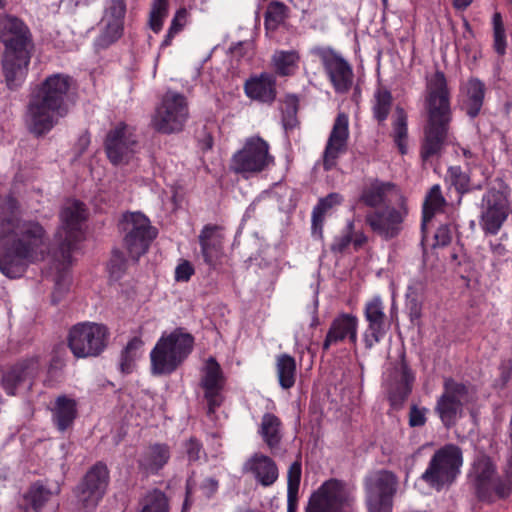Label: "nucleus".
Returning <instances> with one entry per match:
<instances>
[{"instance_id": "obj_1", "label": "nucleus", "mask_w": 512, "mask_h": 512, "mask_svg": "<svg viewBox=\"0 0 512 512\" xmlns=\"http://www.w3.org/2000/svg\"><path fill=\"white\" fill-rule=\"evenodd\" d=\"M47 231L37 220L22 219L19 203L9 196L0 207V272L10 279L23 276L45 258Z\"/></svg>"}, {"instance_id": "obj_2", "label": "nucleus", "mask_w": 512, "mask_h": 512, "mask_svg": "<svg viewBox=\"0 0 512 512\" xmlns=\"http://www.w3.org/2000/svg\"><path fill=\"white\" fill-rule=\"evenodd\" d=\"M424 109L426 122L420 142L419 156L423 163L440 158L449 143L453 111L451 91L446 75L437 69L425 77Z\"/></svg>"}, {"instance_id": "obj_3", "label": "nucleus", "mask_w": 512, "mask_h": 512, "mask_svg": "<svg viewBox=\"0 0 512 512\" xmlns=\"http://www.w3.org/2000/svg\"><path fill=\"white\" fill-rule=\"evenodd\" d=\"M76 81L65 73H53L31 91L25 113L27 130L36 138L48 134L70 111L69 99Z\"/></svg>"}, {"instance_id": "obj_4", "label": "nucleus", "mask_w": 512, "mask_h": 512, "mask_svg": "<svg viewBox=\"0 0 512 512\" xmlns=\"http://www.w3.org/2000/svg\"><path fill=\"white\" fill-rule=\"evenodd\" d=\"M1 66L6 87L16 91L24 84L34 51L33 36L26 23L13 15L0 18Z\"/></svg>"}, {"instance_id": "obj_5", "label": "nucleus", "mask_w": 512, "mask_h": 512, "mask_svg": "<svg viewBox=\"0 0 512 512\" xmlns=\"http://www.w3.org/2000/svg\"><path fill=\"white\" fill-rule=\"evenodd\" d=\"M194 347V337L177 328L163 334L150 352L151 373L155 376L170 375L188 358Z\"/></svg>"}, {"instance_id": "obj_6", "label": "nucleus", "mask_w": 512, "mask_h": 512, "mask_svg": "<svg viewBox=\"0 0 512 512\" xmlns=\"http://www.w3.org/2000/svg\"><path fill=\"white\" fill-rule=\"evenodd\" d=\"M59 217L61 224L55 234L58 244L55 258L64 270L71 265L72 252L83 239L82 224L87 218L85 204L78 200L68 201L62 207Z\"/></svg>"}, {"instance_id": "obj_7", "label": "nucleus", "mask_w": 512, "mask_h": 512, "mask_svg": "<svg viewBox=\"0 0 512 512\" xmlns=\"http://www.w3.org/2000/svg\"><path fill=\"white\" fill-rule=\"evenodd\" d=\"M479 501L493 504L512 495V460L507 459L502 473H497L495 463L489 457L480 459L475 466L473 482Z\"/></svg>"}, {"instance_id": "obj_8", "label": "nucleus", "mask_w": 512, "mask_h": 512, "mask_svg": "<svg viewBox=\"0 0 512 512\" xmlns=\"http://www.w3.org/2000/svg\"><path fill=\"white\" fill-rule=\"evenodd\" d=\"M463 465L462 449L456 444H445L435 451L421 479L436 491L452 485Z\"/></svg>"}, {"instance_id": "obj_9", "label": "nucleus", "mask_w": 512, "mask_h": 512, "mask_svg": "<svg viewBox=\"0 0 512 512\" xmlns=\"http://www.w3.org/2000/svg\"><path fill=\"white\" fill-rule=\"evenodd\" d=\"M399 477L391 470L371 471L363 479L365 506L368 512H393Z\"/></svg>"}, {"instance_id": "obj_10", "label": "nucleus", "mask_w": 512, "mask_h": 512, "mask_svg": "<svg viewBox=\"0 0 512 512\" xmlns=\"http://www.w3.org/2000/svg\"><path fill=\"white\" fill-rule=\"evenodd\" d=\"M305 512H357L356 497L344 481L332 478L312 493Z\"/></svg>"}, {"instance_id": "obj_11", "label": "nucleus", "mask_w": 512, "mask_h": 512, "mask_svg": "<svg viewBox=\"0 0 512 512\" xmlns=\"http://www.w3.org/2000/svg\"><path fill=\"white\" fill-rule=\"evenodd\" d=\"M189 118L187 98L175 91L168 90L156 106L151 117V127L161 134L181 132Z\"/></svg>"}, {"instance_id": "obj_12", "label": "nucleus", "mask_w": 512, "mask_h": 512, "mask_svg": "<svg viewBox=\"0 0 512 512\" xmlns=\"http://www.w3.org/2000/svg\"><path fill=\"white\" fill-rule=\"evenodd\" d=\"M119 230L123 234V244L130 257L136 262L146 254L158 231L150 220L140 212H129L122 216Z\"/></svg>"}, {"instance_id": "obj_13", "label": "nucleus", "mask_w": 512, "mask_h": 512, "mask_svg": "<svg viewBox=\"0 0 512 512\" xmlns=\"http://www.w3.org/2000/svg\"><path fill=\"white\" fill-rule=\"evenodd\" d=\"M270 145L262 137L256 135L247 138L243 147L231 158L230 168L244 178L259 174L274 164L270 154Z\"/></svg>"}, {"instance_id": "obj_14", "label": "nucleus", "mask_w": 512, "mask_h": 512, "mask_svg": "<svg viewBox=\"0 0 512 512\" xmlns=\"http://www.w3.org/2000/svg\"><path fill=\"white\" fill-rule=\"evenodd\" d=\"M510 188L502 178H496L495 184L482 197L480 226L485 234L496 235L509 215Z\"/></svg>"}, {"instance_id": "obj_15", "label": "nucleus", "mask_w": 512, "mask_h": 512, "mask_svg": "<svg viewBox=\"0 0 512 512\" xmlns=\"http://www.w3.org/2000/svg\"><path fill=\"white\" fill-rule=\"evenodd\" d=\"M109 335L104 324L78 323L69 330L68 347L77 358L97 357L106 349Z\"/></svg>"}, {"instance_id": "obj_16", "label": "nucleus", "mask_w": 512, "mask_h": 512, "mask_svg": "<svg viewBox=\"0 0 512 512\" xmlns=\"http://www.w3.org/2000/svg\"><path fill=\"white\" fill-rule=\"evenodd\" d=\"M409 214L407 200L400 197L396 205H386L368 211L365 223L371 231L385 241L398 237L404 228V222Z\"/></svg>"}, {"instance_id": "obj_17", "label": "nucleus", "mask_w": 512, "mask_h": 512, "mask_svg": "<svg viewBox=\"0 0 512 512\" xmlns=\"http://www.w3.org/2000/svg\"><path fill=\"white\" fill-rule=\"evenodd\" d=\"M110 482L107 465L98 461L85 473L74 489L78 503L86 509H94L105 496Z\"/></svg>"}, {"instance_id": "obj_18", "label": "nucleus", "mask_w": 512, "mask_h": 512, "mask_svg": "<svg viewBox=\"0 0 512 512\" xmlns=\"http://www.w3.org/2000/svg\"><path fill=\"white\" fill-rule=\"evenodd\" d=\"M311 54L320 59L335 92L343 94L351 89L353 69L340 53L331 47L316 46L311 49Z\"/></svg>"}, {"instance_id": "obj_19", "label": "nucleus", "mask_w": 512, "mask_h": 512, "mask_svg": "<svg viewBox=\"0 0 512 512\" xmlns=\"http://www.w3.org/2000/svg\"><path fill=\"white\" fill-rule=\"evenodd\" d=\"M137 137L134 129L125 122L111 128L104 140L105 152L113 165L128 163L136 152Z\"/></svg>"}, {"instance_id": "obj_20", "label": "nucleus", "mask_w": 512, "mask_h": 512, "mask_svg": "<svg viewBox=\"0 0 512 512\" xmlns=\"http://www.w3.org/2000/svg\"><path fill=\"white\" fill-rule=\"evenodd\" d=\"M468 395V387L453 378H445L443 392L437 399L435 412L442 424L450 428L457 422L458 415L463 409L462 399Z\"/></svg>"}, {"instance_id": "obj_21", "label": "nucleus", "mask_w": 512, "mask_h": 512, "mask_svg": "<svg viewBox=\"0 0 512 512\" xmlns=\"http://www.w3.org/2000/svg\"><path fill=\"white\" fill-rule=\"evenodd\" d=\"M126 14V0H108L106 2L101 19L103 27L95 40V45L98 48L106 49L123 36Z\"/></svg>"}, {"instance_id": "obj_22", "label": "nucleus", "mask_w": 512, "mask_h": 512, "mask_svg": "<svg viewBox=\"0 0 512 512\" xmlns=\"http://www.w3.org/2000/svg\"><path fill=\"white\" fill-rule=\"evenodd\" d=\"M199 385L207 402V414H214L225 400L223 392L226 385V377L214 357L206 360Z\"/></svg>"}, {"instance_id": "obj_23", "label": "nucleus", "mask_w": 512, "mask_h": 512, "mask_svg": "<svg viewBox=\"0 0 512 512\" xmlns=\"http://www.w3.org/2000/svg\"><path fill=\"white\" fill-rule=\"evenodd\" d=\"M364 318L367 328L363 334V341L366 349L373 348L382 341L390 328L385 313V305L380 296H374L364 306Z\"/></svg>"}, {"instance_id": "obj_24", "label": "nucleus", "mask_w": 512, "mask_h": 512, "mask_svg": "<svg viewBox=\"0 0 512 512\" xmlns=\"http://www.w3.org/2000/svg\"><path fill=\"white\" fill-rule=\"evenodd\" d=\"M349 140V117L339 112L334 120L324 152L323 168L330 171L336 167L340 155L347 151Z\"/></svg>"}, {"instance_id": "obj_25", "label": "nucleus", "mask_w": 512, "mask_h": 512, "mask_svg": "<svg viewBox=\"0 0 512 512\" xmlns=\"http://www.w3.org/2000/svg\"><path fill=\"white\" fill-rule=\"evenodd\" d=\"M359 320L351 313H340L331 322L322 344L324 353L330 347L348 341L352 346L357 345Z\"/></svg>"}, {"instance_id": "obj_26", "label": "nucleus", "mask_w": 512, "mask_h": 512, "mask_svg": "<svg viewBox=\"0 0 512 512\" xmlns=\"http://www.w3.org/2000/svg\"><path fill=\"white\" fill-rule=\"evenodd\" d=\"M224 227L218 224H206L198 235L200 253L204 263L212 269L220 263L224 255Z\"/></svg>"}, {"instance_id": "obj_27", "label": "nucleus", "mask_w": 512, "mask_h": 512, "mask_svg": "<svg viewBox=\"0 0 512 512\" xmlns=\"http://www.w3.org/2000/svg\"><path fill=\"white\" fill-rule=\"evenodd\" d=\"M40 357L37 355L26 357L6 371L1 377V386L9 396H15L18 386L27 380L34 379L40 372Z\"/></svg>"}, {"instance_id": "obj_28", "label": "nucleus", "mask_w": 512, "mask_h": 512, "mask_svg": "<svg viewBox=\"0 0 512 512\" xmlns=\"http://www.w3.org/2000/svg\"><path fill=\"white\" fill-rule=\"evenodd\" d=\"M243 89L250 100L272 105L277 98L276 76L268 72L252 75L245 80Z\"/></svg>"}, {"instance_id": "obj_29", "label": "nucleus", "mask_w": 512, "mask_h": 512, "mask_svg": "<svg viewBox=\"0 0 512 512\" xmlns=\"http://www.w3.org/2000/svg\"><path fill=\"white\" fill-rule=\"evenodd\" d=\"M400 197L404 196L395 183L376 178L362 188L359 200L365 206L376 209L388 205L393 198L400 201Z\"/></svg>"}, {"instance_id": "obj_30", "label": "nucleus", "mask_w": 512, "mask_h": 512, "mask_svg": "<svg viewBox=\"0 0 512 512\" xmlns=\"http://www.w3.org/2000/svg\"><path fill=\"white\" fill-rule=\"evenodd\" d=\"M485 83L476 77H470L460 87L459 103L462 111L470 119H475L481 113L486 95Z\"/></svg>"}, {"instance_id": "obj_31", "label": "nucleus", "mask_w": 512, "mask_h": 512, "mask_svg": "<svg viewBox=\"0 0 512 512\" xmlns=\"http://www.w3.org/2000/svg\"><path fill=\"white\" fill-rule=\"evenodd\" d=\"M171 448L167 443H152L144 448L137 458L140 473L145 476L156 475L170 461Z\"/></svg>"}, {"instance_id": "obj_32", "label": "nucleus", "mask_w": 512, "mask_h": 512, "mask_svg": "<svg viewBox=\"0 0 512 512\" xmlns=\"http://www.w3.org/2000/svg\"><path fill=\"white\" fill-rule=\"evenodd\" d=\"M245 470L250 472L263 487L272 486L279 477L276 462L262 453H254L245 463Z\"/></svg>"}, {"instance_id": "obj_33", "label": "nucleus", "mask_w": 512, "mask_h": 512, "mask_svg": "<svg viewBox=\"0 0 512 512\" xmlns=\"http://www.w3.org/2000/svg\"><path fill=\"white\" fill-rule=\"evenodd\" d=\"M400 380L391 384L388 390V400L394 409L402 408L403 404L412 391V385L415 380L414 373L406 361L405 354L401 355L399 363Z\"/></svg>"}, {"instance_id": "obj_34", "label": "nucleus", "mask_w": 512, "mask_h": 512, "mask_svg": "<svg viewBox=\"0 0 512 512\" xmlns=\"http://www.w3.org/2000/svg\"><path fill=\"white\" fill-rule=\"evenodd\" d=\"M344 201L343 196L340 193L332 192L318 200L314 206L311 215L312 222V235L318 239H323V225L325 221V215L331 209L339 206Z\"/></svg>"}, {"instance_id": "obj_35", "label": "nucleus", "mask_w": 512, "mask_h": 512, "mask_svg": "<svg viewBox=\"0 0 512 512\" xmlns=\"http://www.w3.org/2000/svg\"><path fill=\"white\" fill-rule=\"evenodd\" d=\"M282 421L273 413H265L262 416L258 433L270 450L278 449L283 438Z\"/></svg>"}, {"instance_id": "obj_36", "label": "nucleus", "mask_w": 512, "mask_h": 512, "mask_svg": "<svg viewBox=\"0 0 512 512\" xmlns=\"http://www.w3.org/2000/svg\"><path fill=\"white\" fill-rule=\"evenodd\" d=\"M77 415L76 402L65 395L57 397L52 409V419L58 430L65 431Z\"/></svg>"}, {"instance_id": "obj_37", "label": "nucleus", "mask_w": 512, "mask_h": 512, "mask_svg": "<svg viewBox=\"0 0 512 512\" xmlns=\"http://www.w3.org/2000/svg\"><path fill=\"white\" fill-rule=\"evenodd\" d=\"M393 104L391 91L385 86L379 84L374 91L371 100V111L373 118L379 125L384 124L387 120Z\"/></svg>"}, {"instance_id": "obj_38", "label": "nucleus", "mask_w": 512, "mask_h": 512, "mask_svg": "<svg viewBox=\"0 0 512 512\" xmlns=\"http://www.w3.org/2000/svg\"><path fill=\"white\" fill-rule=\"evenodd\" d=\"M275 368L280 387L285 390L292 388L297 375L295 358L287 353L280 354L276 357Z\"/></svg>"}, {"instance_id": "obj_39", "label": "nucleus", "mask_w": 512, "mask_h": 512, "mask_svg": "<svg viewBox=\"0 0 512 512\" xmlns=\"http://www.w3.org/2000/svg\"><path fill=\"white\" fill-rule=\"evenodd\" d=\"M51 495L50 489L45 487L40 481L32 483L23 495L25 504L22 508L24 512H28L30 509L34 512H42Z\"/></svg>"}, {"instance_id": "obj_40", "label": "nucleus", "mask_w": 512, "mask_h": 512, "mask_svg": "<svg viewBox=\"0 0 512 512\" xmlns=\"http://www.w3.org/2000/svg\"><path fill=\"white\" fill-rule=\"evenodd\" d=\"M302 475L301 456L295 460L287 471V512H296L298 492Z\"/></svg>"}, {"instance_id": "obj_41", "label": "nucleus", "mask_w": 512, "mask_h": 512, "mask_svg": "<svg viewBox=\"0 0 512 512\" xmlns=\"http://www.w3.org/2000/svg\"><path fill=\"white\" fill-rule=\"evenodd\" d=\"M392 138L399 152L404 155L407 153L408 140V116L404 108L397 106L395 118L392 122Z\"/></svg>"}, {"instance_id": "obj_42", "label": "nucleus", "mask_w": 512, "mask_h": 512, "mask_svg": "<svg viewBox=\"0 0 512 512\" xmlns=\"http://www.w3.org/2000/svg\"><path fill=\"white\" fill-rule=\"evenodd\" d=\"M300 55L296 50L276 51L272 56L275 71L280 76H291L298 68Z\"/></svg>"}, {"instance_id": "obj_43", "label": "nucleus", "mask_w": 512, "mask_h": 512, "mask_svg": "<svg viewBox=\"0 0 512 512\" xmlns=\"http://www.w3.org/2000/svg\"><path fill=\"white\" fill-rule=\"evenodd\" d=\"M446 203L440 185H433L426 195L423 204V226L426 222L431 221L437 212L442 211Z\"/></svg>"}, {"instance_id": "obj_44", "label": "nucleus", "mask_w": 512, "mask_h": 512, "mask_svg": "<svg viewBox=\"0 0 512 512\" xmlns=\"http://www.w3.org/2000/svg\"><path fill=\"white\" fill-rule=\"evenodd\" d=\"M445 180L454 187L460 195H464L473 189H482L481 185L471 186L470 174L463 171L460 166H449Z\"/></svg>"}, {"instance_id": "obj_45", "label": "nucleus", "mask_w": 512, "mask_h": 512, "mask_svg": "<svg viewBox=\"0 0 512 512\" xmlns=\"http://www.w3.org/2000/svg\"><path fill=\"white\" fill-rule=\"evenodd\" d=\"M143 341L139 337L130 339L121 351L119 369L123 374L132 373L135 367V361L139 356V351L143 346Z\"/></svg>"}, {"instance_id": "obj_46", "label": "nucleus", "mask_w": 512, "mask_h": 512, "mask_svg": "<svg viewBox=\"0 0 512 512\" xmlns=\"http://www.w3.org/2000/svg\"><path fill=\"white\" fill-rule=\"evenodd\" d=\"M140 512H169L168 498L159 489L148 492L142 501Z\"/></svg>"}, {"instance_id": "obj_47", "label": "nucleus", "mask_w": 512, "mask_h": 512, "mask_svg": "<svg viewBox=\"0 0 512 512\" xmlns=\"http://www.w3.org/2000/svg\"><path fill=\"white\" fill-rule=\"evenodd\" d=\"M169 0H153L150 14L149 27L155 33H159L163 27L164 19L168 15Z\"/></svg>"}, {"instance_id": "obj_48", "label": "nucleus", "mask_w": 512, "mask_h": 512, "mask_svg": "<svg viewBox=\"0 0 512 512\" xmlns=\"http://www.w3.org/2000/svg\"><path fill=\"white\" fill-rule=\"evenodd\" d=\"M493 24V48L496 53L503 56L506 53V33L502 20V16L499 12H495L492 17Z\"/></svg>"}, {"instance_id": "obj_49", "label": "nucleus", "mask_w": 512, "mask_h": 512, "mask_svg": "<svg viewBox=\"0 0 512 512\" xmlns=\"http://www.w3.org/2000/svg\"><path fill=\"white\" fill-rule=\"evenodd\" d=\"M188 19V11L186 8H180L176 11L170 27L164 40L161 43V47H168L171 45L173 38L177 35L186 25Z\"/></svg>"}, {"instance_id": "obj_50", "label": "nucleus", "mask_w": 512, "mask_h": 512, "mask_svg": "<svg viewBox=\"0 0 512 512\" xmlns=\"http://www.w3.org/2000/svg\"><path fill=\"white\" fill-rule=\"evenodd\" d=\"M183 449L187 460L190 463L197 462L201 459L202 456H206L203 443L195 436H191L189 439L183 442Z\"/></svg>"}, {"instance_id": "obj_51", "label": "nucleus", "mask_w": 512, "mask_h": 512, "mask_svg": "<svg viewBox=\"0 0 512 512\" xmlns=\"http://www.w3.org/2000/svg\"><path fill=\"white\" fill-rule=\"evenodd\" d=\"M286 6L278 1H273L269 4L265 14L264 23L266 27L273 25L277 26L283 19V14Z\"/></svg>"}, {"instance_id": "obj_52", "label": "nucleus", "mask_w": 512, "mask_h": 512, "mask_svg": "<svg viewBox=\"0 0 512 512\" xmlns=\"http://www.w3.org/2000/svg\"><path fill=\"white\" fill-rule=\"evenodd\" d=\"M353 233L354 222L349 221L346 225L345 232L342 235L334 238L330 247L331 251L333 253H343L352 242Z\"/></svg>"}, {"instance_id": "obj_53", "label": "nucleus", "mask_w": 512, "mask_h": 512, "mask_svg": "<svg viewBox=\"0 0 512 512\" xmlns=\"http://www.w3.org/2000/svg\"><path fill=\"white\" fill-rule=\"evenodd\" d=\"M286 114L283 116L284 126L292 128L296 124V114L298 111L299 99L295 94L285 96Z\"/></svg>"}, {"instance_id": "obj_54", "label": "nucleus", "mask_w": 512, "mask_h": 512, "mask_svg": "<svg viewBox=\"0 0 512 512\" xmlns=\"http://www.w3.org/2000/svg\"><path fill=\"white\" fill-rule=\"evenodd\" d=\"M110 274L115 278H120L127 268V260L120 250H113L108 264Z\"/></svg>"}, {"instance_id": "obj_55", "label": "nucleus", "mask_w": 512, "mask_h": 512, "mask_svg": "<svg viewBox=\"0 0 512 512\" xmlns=\"http://www.w3.org/2000/svg\"><path fill=\"white\" fill-rule=\"evenodd\" d=\"M428 409L425 407H418L412 404L408 414V423L410 427H422L427 422Z\"/></svg>"}, {"instance_id": "obj_56", "label": "nucleus", "mask_w": 512, "mask_h": 512, "mask_svg": "<svg viewBox=\"0 0 512 512\" xmlns=\"http://www.w3.org/2000/svg\"><path fill=\"white\" fill-rule=\"evenodd\" d=\"M195 269L190 261L181 259L175 268L174 278L177 282H188L194 275Z\"/></svg>"}, {"instance_id": "obj_57", "label": "nucleus", "mask_w": 512, "mask_h": 512, "mask_svg": "<svg viewBox=\"0 0 512 512\" xmlns=\"http://www.w3.org/2000/svg\"><path fill=\"white\" fill-rule=\"evenodd\" d=\"M435 243L433 244V247H446L448 246L452 241V232L450 225L443 224L440 225L434 235Z\"/></svg>"}, {"instance_id": "obj_58", "label": "nucleus", "mask_w": 512, "mask_h": 512, "mask_svg": "<svg viewBox=\"0 0 512 512\" xmlns=\"http://www.w3.org/2000/svg\"><path fill=\"white\" fill-rule=\"evenodd\" d=\"M219 481L213 477L205 478L200 484V490L207 499L212 498L218 491Z\"/></svg>"}, {"instance_id": "obj_59", "label": "nucleus", "mask_w": 512, "mask_h": 512, "mask_svg": "<svg viewBox=\"0 0 512 512\" xmlns=\"http://www.w3.org/2000/svg\"><path fill=\"white\" fill-rule=\"evenodd\" d=\"M199 147L202 151H208L212 149L214 141L210 132L207 131L206 127L202 129L198 136Z\"/></svg>"}, {"instance_id": "obj_60", "label": "nucleus", "mask_w": 512, "mask_h": 512, "mask_svg": "<svg viewBox=\"0 0 512 512\" xmlns=\"http://www.w3.org/2000/svg\"><path fill=\"white\" fill-rule=\"evenodd\" d=\"M408 315L411 322L420 320L422 316V306L417 299H412L408 304Z\"/></svg>"}, {"instance_id": "obj_61", "label": "nucleus", "mask_w": 512, "mask_h": 512, "mask_svg": "<svg viewBox=\"0 0 512 512\" xmlns=\"http://www.w3.org/2000/svg\"><path fill=\"white\" fill-rule=\"evenodd\" d=\"M367 241L368 238L363 232L356 233L355 237H352V243L355 249L361 248Z\"/></svg>"}, {"instance_id": "obj_62", "label": "nucleus", "mask_w": 512, "mask_h": 512, "mask_svg": "<svg viewBox=\"0 0 512 512\" xmlns=\"http://www.w3.org/2000/svg\"><path fill=\"white\" fill-rule=\"evenodd\" d=\"M473 0H453V7L458 11L466 10L471 4Z\"/></svg>"}, {"instance_id": "obj_63", "label": "nucleus", "mask_w": 512, "mask_h": 512, "mask_svg": "<svg viewBox=\"0 0 512 512\" xmlns=\"http://www.w3.org/2000/svg\"><path fill=\"white\" fill-rule=\"evenodd\" d=\"M507 436H508L509 443H510V446H509V456H508L507 459L512 460V414H511V417H510V420H509V424H508V427H507Z\"/></svg>"}, {"instance_id": "obj_64", "label": "nucleus", "mask_w": 512, "mask_h": 512, "mask_svg": "<svg viewBox=\"0 0 512 512\" xmlns=\"http://www.w3.org/2000/svg\"><path fill=\"white\" fill-rule=\"evenodd\" d=\"M462 154L467 160H472L475 157V154L468 148H462Z\"/></svg>"}]
</instances>
